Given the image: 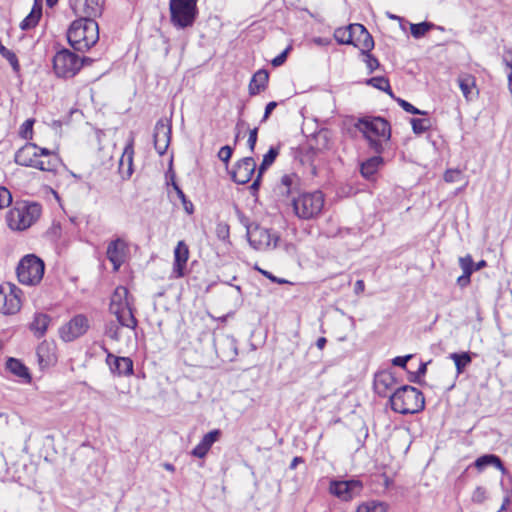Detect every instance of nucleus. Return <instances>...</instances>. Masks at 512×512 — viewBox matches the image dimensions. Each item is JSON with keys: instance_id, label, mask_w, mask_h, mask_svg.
Here are the masks:
<instances>
[{"instance_id": "obj_43", "label": "nucleus", "mask_w": 512, "mask_h": 512, "mask_svg": "<svg viewBox=\"0 0 512 512\" xmlns=\"http://www.w3.org/2000/svg\"><path fill=\"white\" fill-rule=\"evenodd\" d=\"M33 119H27L20 127L19 134L22 138L26 140L32 139L33 136Z\"/></svg>"}, {"instance_id": "obj_5", "label": "nucleus", "mask_w": 512, "mask_h": 512, "mask_svg": "<svg viewBox=\"0 0 512 512\" xmlns=\"http://www.w3.org/2000/svg\"><path fill=\"white\" fill-rule=\"evenodd\" d=\"M357 127L364 133L370 147L377 153L382 151L383 146L381 140L376 139V137L385 141L391 137L390 124L381 117L362 118L358 121Z\"/></svg>"}, {"instance_id": "obj_22", "label": "nucleus", "mask_w": 512, "mask_h": 512, "mask_svg": "<svg viewBox=\"0 0 512 512\" xmlns=\"http://www.w3.org/2000/svg\"><path fill=\"white\" fill-rule=\"evenodd\" d=\"M475 468L478 471H484L487 468H495L502 473V477H508L509 473L507 469L504 467L501 458L494 454H485L478 457L474 462Z\"/></svg>"}, {"instance_id": "obj_25", "label": "nucleus", "mask_w": 512, "mask_h": 512, "mask_svg": "<svg viewBox=\"0 0 512 512\" xmlns=\"http://www.w3.org/2000/svg\"><path fill=\"white\" fill-rule=\"evenodd\" d=\"M457 82L463 93V96L467 101H471L473 96L478 94V90L476 88V79L473 75L462 73L458 76Z\"/></svg>"}, {"instance_id": "obj_4", "label": "nucleus", "mask_w": 512, "mask_h": 512, "mask_svg": "<svg viewBox=\"0 0 512 512\" xmlns=\"http://www.w3.org/2000/svg\"><path fill=\"white\" fill-rule=\"evenodd\" d=\"M324 194L319 191L302 192L292 197L294 214L302 220H311L318 217L324 207Z\"/></svg>"}, {"instance_id": "obj_57", "label": "nucleus", "mask_w": 512, "mask_h": 512, "mask_svg": "<svg viewBox=\"0 0 512 512\" xmlns=\"http://www.w3.org/2000/svg\"><path fill=\"white\" fill-rule=\"evenodd\" d=\"M276 106H277V102H274V101L269 102V103L266 105V107H265V112H264V116H263V118H262V120H261L262 122H265V121L269 118L270 114H271V113H272V111L276 108Z\"/></svg>"}, {"instance_id": "obj_48", "label": "nucleus", "mask_w": 512, "mask_h": 512, "mask_svg": "<svg viewBox=\"0 0 512 512\" xmlns=\"http://www.w3.org/2000/svg\"><path fill=\"white\" fill-rule=\"evenodd\" d=\"M461 176V171L458 170V169H448L445 173H444V180L448 183H452V182H455L459 179V177Z\"/></svg>"}, {"instance_id": "obj_44", "label": "nucleus", "mask_w": 512, "mask_h": 512, "mask_svg": "<svg viewBox=\"0 0 512 512\" xmlns=\"http://www.w3.org/2000/svg\"><path fill=\"white\" fill-rule=\"evenodd\" d=\"M393 99H395L397 101V103L407 113L416 114V115H426L427 114V112L419 110L418 108L414 107L411 103L407 102L406 100H403L401 98H396L395 96Z\"/></svg>"}, {"instance_id": "obj_19", "label": "nucleus", "mask_w": 512, "mask_h": 512, "mask_svg": "<svg viewBox=\"0 0 512 512\" xmlns=\"http://www.w3.org/2000/svg\"><path fill=\"white\" fill-rule=\"evenodd\" d=\"M351 29L355 32L352 45L359 48L362 53L370 52L374 47V40L368 30L358 23H355Z\"/></svg>"}, {"instance_id": "obj_31", "label": "nucleus", "mask_w": 512, "mask_h": 512, "mask_svg": "<svg viewBox=\"0 0 512 512\" xmlns=\"http://www.w3.org/2000/svg\"><path fill=\"white\" fill-rule=\"evenodd\" d=\"M36 353L41 367H47L55 360L49 343L45 341L38 345Z\"/></svg>"}, {"instance_id": "obj_7", "label": "nucleus", "mask_w": 512, "mask_h": 512, "mask_svg": "<svg viewBox=\"0 0 512 512\" xmlns=\"http://www.w3.org/2000/svg\"><path fill=\"white\" fill-rule=\"evenodd\" d=\"M39 147L34 143H26L15 153L14 160L18 165L32 167L41 171L52 172L56 170L58 160L39 158Z\"/></svg>"}, {"instance_id": "obj_14", "label": "nucleus", "mask_w": 512, "mask_h": 512, "mask_svg": "<svg viewBox=\"0 0 512 512\" xmlns=\"http://www.w3.org/2000/svg\"><path fill=\"white\" fill-rule=\"evenodd\" d=\"M75 15L80 19L92 18L102 14L104 0H69Z\"/></svg>"}, {"instance_id": "obj_11", "label": "nucleus", "mask_w": 512, "mask_h": 512, "mask_svg": "<svg viewBox=\"0 0 512 512\" xmlns=\"http://www.w3.org/2000/svg\"><path fill=\"white\" fill-rule=\"evenodd\" d=\"M240 220L247 228L248 241L253 248L256 250H265L271 246H276L277 238H275L268 229L259 226L250 229L247 224L248 219L242 214H240Z\"/></svg>"}, {"instance_id": "obj_45", "label": "nucleus", "mask_w": 512, "mask_h": 512, "mask_svg": "<svg viewBox=\"0 0 512 512\" xmlns=\"http://www.w3.org/2000/svg\"><path fill=\"white\" fill-rule=\"evenodd\" d=\"M459 264L463 273L472 274L474 272V262L471 255L459 258Z\"/></svg>"}, {"instance_id": "obj_13", "label": "nucleus", "mask_w": 512, "mask_h": 512, "mask_svg": "<svg viewBox=\"0 0 512 512\" xmlns=\"http://www.w3.org/2000/svg\"><path fill=\"white\" fill-rule=\"evenodd\" d=\"M22 291L14 284L7 287L0 286V313L15 314L21 308Z\"/></svg>"}, {"instance_id": "obj_28", "label": "nucleus", "mask_w": 512, "mask_h": 512, "mask_svg": "<svg viewBox=\"0 0 512 512\" xmlns=\"http://www.w3.org/2000/svg\"><path fill=\"white\" fill-rule=\"evenodd\" d=\"M50 321L51 318L47 314L37 313L30 324V329L37 338H41L46 333Z\"/></svg>"}, {"instance_id": "obj_32", "label": "nucleus", "mask_w": 512, "mask_h": 512, "mask_svg": "<svg viewBox=\"0 0 512 512\" xmlns=\"http://www.w3.org/2000/svg\"><path fill=\"white\" fill-rule=\"evenodd\" d=\"M382 164V158L379 156H374L366 160L361 164V174L363 177L369 179L371 178L378 170L379 166Z\"/></svg>"}, {"instance_id": "obj_55", "label": "nucleus", "mask_w": 512, "mask_h": 512, "mask_svg": "<svg viewBox=\"0 0 512 512\" xmlns=\"http://www.w3.org/2000/svg\"><path fill=\"white\" fill-rule=\"evenodd\" d=\"M288 50L289 49L284 50L281 54H279L272 60L271 63L274 67L281 66L286 61Z\"/></svg>"}, {"instance_id": "obj_60", "label": "nucleus", "mask_w": 512, "mask_h": 512, "mask_svg": "<svg viewBox=\"0 0 512 512\" xmlns=\"http://www.w3.org/2000/svg\"><path fill=\"white\" fill-rule=\"evenodd\" d=\"M365 289V284L363 280H357L354 287V292L356 295L361 294Z\"/></svg>"}, {"instance_id": "obj_9", "label": "nucleus", "mask_w": 512, "mask_h": 512, "mask_svg": "<svg viewBox=\"0 0 512 512\" xmlns=\"http://www.w3.org/2000/svg\"><path fill=\"white\" fill-rule=\"evenodd\" d=\"M44 262L35 255H26L19 262L16 272L20 283L26 285L38 284L44 275Z\"/></svg>"}, {"instance_id": "obj_61", "label": "nucleus", "mask_w": 512, "mask_h": 512, "mask_svg": "<svg viewBox=\"0 0 512 512\" xmlns=\"http://www.w3.org/2000/svg\"><path fill=\"white\" fill-rule=\"evenodd\" d=\"M38 153L40 159L41 156L47 157V159H56L55 157H51L52 153L47 148H39Z\"/></svg>"}, {"instance_id": "obj_38", "label": "nucleus", "mask_w": 512, "mask_h": 512, "mask_svg": "<svg viewBox=\"0 0 512 512\" xmlns=\"http://www.w3.org/2000/svg\"><path fill=\"white\" fill-rule=\"evenodd\" d=\"M411 125L415 134H422L430 129L431 121L428 118H412Z\"/></svg>"}, {"instance_id": "obj_23", "label": "nucleus", "mask_w": 512, "mask_h": 512, "mask_svg": "<svg viewBox=\"0 0 512 512\" xmlns=\"http://www.w3.org/2000/svg\"><path fill=\"white\" fill-rule=\"evenodd\" d=\"M221 436V431L219 429H214L207 434H205L199 444L192 450L191 454L197 458H204L212 445L219 440Z\"/></svg>"}, {"instance_id": "obj_12", "label": "nucleus", "mask_w": 512, "mask_h": 512, "mask_svg": "<svg viewBox=\"0 0 512 512\" xmlns=\"http://www.w3.org/2000/svg\"><path fill=\"white\" fill-rule=\"evenodd\" d=\"M89 327L88 318L84 314H77L60 327L59 335L64 342H71L84 335Z\"/></svg>"}, {"instance_id": "obj_10", "label": "nucleus", "mask_w": 512, "mask_h": 512, "mask_svg": "<svg viewBox=\"0 0 512 512\" xmlns=\"http://www.w3.org/2000/svg\"><path fill=\"white\" fill-rule=\"evenodd\" d=\"M80 68V58L68 49L58 51L53 57V70L58 77L71 78Z\"/></svg>"}, {"instance_id": "obj_36", "label": "nucleus", "mask_w": 512, "mask_h": 512, "mask_svg": "<svg viewBox=\"0 0 512 512\" xmlns=\"http://www.w3.org/2000/svg\"><path fill=\"white\" fill-rule=\"evenodd\" d=\"M366 84L370 85L374 88H377L381 91H384L388 95H390L392 98H394V94L391 90L389 80L386 77H383V76L372 77L366 81Z\"/></svg>"}, {"instance_id": "obj_24", "label": "nucleus", "mask_w": 512, "mask_h": 512, "mask_svg": "<svg viewBox=\"0 0 512 512\" xmlns=\"http://www.w3.org/2000/svg\"><path fill=\"white\" fill-rule=\"evenodd\" d=\"M189 257V249L184 241H179L174 249V273L178 277L183 276V269Z\"/></svg>"}, {"instance_id": "obj_56", "label": "nucleus", "mask_w": 512, "mask_h": 512, "mask_svg": "<svg viewBox=\"0 0 512 512\" xmlns=\"http://www.w3.org/2000/svg\"><path fill=\"white\" fill-rule=\"evenodd\" d=\"M426 370H427V364L421 363L417 372L410 378V381L415 382V383L419 382L418 377L424 375L426 373Z\"/></svg>"}, {"instance_id": "obj_63", "label": "nucleus", "mask_w": 512, "mask_h": 512, "mask_svg": "<svg viewBox=\"0 0 512 512\" xmlns=\"http://www.w3.org/2000/svg\"><path fill=\"white\" fill-rule=\"evenodd\" d=\"M473 499L477 502H481L484 499V492L478 488L473 494Z\"/></svg>"}, {"instance_id": "obj_1", "label": "nucleus", "mask_w": 512, "mask_h": 512, "mask_svg": "<svg viewBox=\"0 0 512 512\" xmlns=\"http://www.w3.org/2000/svg\"><path fill=\"white\" fill-rule=\"evenodd\" d=\"M67 39L74 50H89L99 40L98 23L92 18L73 21L67 31Z\"/></svg>"}, {"instance_id": "obj_39", "label": "nucleus", "mask_w": 512, "mask_h": 512, "mask_svg": "<svg viewBox=\"0 0 512 512\" xmlns=\"http://www.w3.org/2000/svg\"><path fill=\"white\" fill-rule=\"evenodd\" d=\"M314 140L316 141V146H312V148L316 151H322L329 148V137L326 130L317 132L314 135Z\"/></svg>"}, {"instance_id": "obj_17", "label": "nucleus", "mask_w": 512, "mask_h": 512, "mask_svg": "<svg viewBox=\"0 0 512 512\" xmlns=\"http://www.w3.org/2000/svg\"><path fill=\"white\" fill-rule=\"evenodd\" d=\"M256 169V163L253 157H244L237 162L234 169L231 171L233 181L238 184L248 183Z\"/></svg>"}, {"instance_id": "obj_27", "label": "nucleus", "mask_w": 512, "mask_h": 512, "mask_svg": "<svg viewBox=\"0 0 512 512\" xmlns=\"http://www.w3.org/2000/svg\"><path fill=\"white\" fill-rule=\"evenodd\" d=\"M269 75L266 70L257 71L249 84V93L250 95H256L261 91L265 90L266 85L268 83Z\"/></svg>"}, {"instance_id": "obj_52", "label": "nucleus", "mask_w": 512, "mask_h": 512, "mask_svg": "<svg viewBox=\"0 0 512 512\" xmlns=\"http://www.w3.org/2000/svg\"><path fill=\"white\" fill-rule=\"evenodd\" d=\"M365 54H366L365 62L369 69V72L371 73L379 67V61L373 55L369 54V52L365 53Z\"/></svg>"}, {"instance_id": "obj_42", "label": "nucleus", "mask_w": 512, "mask_h": 512, "mask_svg": "<svg viewBox=\"0 0 512 512\" xmlns=\"http://www.w3.org/2000/svg\"><path fill=\"white\" fill-rule=\"evenodd\" d=\"M133 141H134L133 138H131L129 143L126 145V147L124 149V153H123L122 158L120 160V165H123L125 159L128 162V172H129V174L132 173V157H133V153H134Z\"/></svg>"}, {"instance_id": "obj_20", "label": "nucleus", "mask_w": 512, "mask_h": 512, "mask_svg": "<svg viewBox=\"0 0 512 512\" xmlns=\"http://www.w3.org/2000/svg\"><path fill=\"white\" fill-rule=\"evenodd\" d=\"M126 243L124 240L117 238L109 243L107 247V258L113 264L114 271H118L125 260Z\"/></svg>"}, {"instance_id": "obj_33", "label": "nucleus", "mask_w": 512, "mask_h": 512, "mask_svg": "<svg viewBox=\"0 0 512 512\" xmlns=\"http://www.w3.org/2000/svg\"><path fill=\"white\" fill-rule=\"evenodd\" d=\"M351 27H354V24H350L345 28H337L334 32V38L339 44H347L352 45L353 42V35L355 32L351 29Z\"/></svg>"}, {"instance_id": "obj_58", "label": "nucleus", "mask_w": 512, "mask_h": 512, "mask_svg": "<svg viewBox=\"0 0 512 512\" xmlns=\"http://www.w3.org/2000/svg\"><path fill=\"white\" fill-rule=\"evenodd\" d=\"M470 277H471V274L463 273V275L458 277L457 283L461 287H465L470 283Z\"/></svg>"}, {"instance_id": "obj_54", "label": "nucleus", "mask_w": 512, "mask_h": 512, "mask_svg": "<svg viewBox=\"0 0 512 512\" xmlns=\"http://www.w3.org/2000/svg\"><path fill=\"white\" fill-rule=\"evenodd\" d=\"M412 358V355L398 356L392 360V364L398 367L405 368L408 360Z\"/></svg>"}, {"instance_id": "obj_53", "label": "nucleus", "mask_w": 512, "mask_h": 512, "mask_svg": "<svg viewBox=\"0 0 512 512\" xmlns=\"http://www.w3.org/2000/svg\"><path fill=\"white\" fill-rule=\"evenodd\" d=\"M257 137H258V128L255 127L254 129L250 130L248 141H247L249 149H250V151L252 153L255 150V145H256V142H257Z\"/></svg>"}, {"instance_id": "obj_37", "label": "nucleus", "mask_w": 512, "mask_h": 512, "mask_svg": "<svg viewBox=\"0 0 512 512\" xmlns=\"http://www.w3.org/2000/svg\"><path fill=\"white\" fill-rule=\"evenodd\" d=\"M434 28L431 22H421L418 24H411L410 31L414 38L419 39L423 37L428 31Z\"/></svg>"}, {"instance_id": "obj_51", "label": "nucleus", "mask_w": 512, "mask_h": 512, "mask_svg": "<svg viewBox=\"0 0 512 512\" xmlns=\"http://www.w3.org/2000/svg\"><path fill=\"white\" fill-rule=\"evenodd\" d=\"M270 165H265L264 162L262 161L261 165L259 166L258 168V174H257V177L256 179L253 181L252 185H251V189L253 190H257L259 185H260V180H261V177L263 175V173L266 171V169L269 167Z\"/></svg>"}, {"instance_id": "obj_46", "label": "nucleus", "mask_w": 512, "mask_h": 512, "mask_svg": "<svg viewBox=\"0 0 512 512\" xmlns=\"http://www.w3.org/2000/svg\"><path fill=\"white\" fill-rule=\"evenodd\" d=\"M12 202V195L10 191L3 186H0V209L8 207Z\"/></svg>"}, {"instance_id": "obj_34", "label": "nucleus", "mask_w": 512, "mask_h": 512, "mask_svg": "<svg viewBox=\"0 0 512 512\" xmlns=\"http://www.w3.org/2000/svg\"><path fill=\"white\" fill-rule=\"evenodd\" d=\"M449 357L455 363L457 374H461L464 369L472 362V358L469 352L451 353Z\"/></svg>"}, {"instance_id": "obj_3", "label": "nucleus", "mask_w": 512, "mask_h": 512, "mask_svg": "<svg viewBox=\"0 0 512 512\" xmlns=\"http://www.w3.org/2000/svg\"><path fill=\"white\" fill-rule=\"evenodd\" d=\"M109 311L116 317L122 327L135 329L138 321L134 316L133 303L129 297V291L124 286H118L110 300Z\"/></svg>"}, {"instance_id": "obj_35", "label": "nucleus", "mask_w": 512, "mask_h": 512, "mask_svg": "<svg viewBox=\"0 0 512 512\" xmlns=\"http://www.w3.org/2000/svg\"><path fill=\"white\" fill-rule=\"evenodd\" d=\"M356 512H388V505L376 500L367 501L360 504Z\"/></svg>"}, {"instance_id": "obj_21", "label": "nucleus", "mask_w": 512, "mask_h": 512, "mask_svg": "<svg viewBox=\"0 0 512 512\" xmlns=\"http://www.w3.org/2000/svg\"><path fill=\"white\" fill-rule=\"evenodd\" d=\"M106 362L114 374L119 376H129L133 374V361L129 357H118L112 353H108Z\"/></svg>"}, {"instance_id": "obj_64", "label": "nucleus", "mask_w": 512, "mask_h": 512, "mask_svg": "<svg viewBox=\"0 0 512 512\" xmlns=\"http://www.w3.org/2000/svg\"><path fill=\"white\" fill-rule=\"evenodd\" d=\"M326 343H327L326 338L325 337H320L316 341V346H317L318 349L322 350L325 347Z\"/></svg>"}, {"instance_id": "obj_40", "label": "nucleus", "mask_w": 512, "mask_h": 512, "mask_svg": "<svg viewBox=\"0 0 512 512\" xmlns=\"http://www.w3.org/2000/svg\"><path fill=\"white\" fill-rule=\"evenodd\" d=\"M120 323L117 321H110L105 325V335L112 340L119 341L120 339Z\"/></svg>"}, {"instance_id": "obj_6", "label": "nucleus", "mask_w": 512, "mask_h": 512, "mask_svg": "<svg viewBox=\"0 0 512 512\" xmlns=\"http://www.w3.org/2000/svg\"><path fill=\"white\" fill-rule=\"evenodd\" d=\"M41 211V205L35 202L14 207L6 216L7 224L12 230H25L40 217Z\"/></svg>"}, {"instance_id": "obj_16", "label": "nucleus", "mask_w": 512, "mask_h": 512, "mask_svg": "<svg viewBox=\"0 0 512 512\" xmlns=\"http://www.w3.org/2000/svg\"><path fill=\"white\" fill-rule=\"evenodd\" d=\"M154 148L159 155L165 154L171 140V125L168 121L160 119L154 128Z\"/></svg>"}, {"instance_id": "obj_59", "label": "nucleus", "mask_w": 512, "mask_h": 512, "mask_svg": "<svg viewBox=\"0 0 512 512\" xmlns=\"http://www.w3.org/2000/svg\"><path fill=\"white\" fill-rule=\"evenodd\" d=\"M264 276H266L267 278H269L270 280H272L273 282H276V283H279V284H283V283H286L287 281L284 280V279H279L277 277H275L274 275H272L270 272L268 271H265V270H259Z\"/></svg>"}, {"instance_id": "obj_8", "label": "nucleus", "mask_w": 512, "mask_h": 512, "mask_svg": "<svg viewBox=\"0 0 512 512\" xmlns=\"http://www.w3.org/2000/svg\"><path fill=\"white\" fill-rule=\"evenodd\" d=\"M198 0H170V20L179 29L190 27L198 14Z\"/></svg>"}, {"instance_id": "obj_29", "label": "nucleus", "mask_w": 512, "mask_h": 512, "mask_svg": "<svg viewBox=\"0 0 512 512\" xmlns=\"http://www.w3.org/2000/svg\"><path fill=\"white\" fill-rule=\"evenodd\" d=\"M42 16V5L37 1L35 2L31 12L20 23L22 30H30L34 28Z\"/></svg>"}, {"instance_id": "obj_15", "label": "nucleus", "mask_w": 512, "mask_h": 512, "mask_svg": "<svg viewBox=\"0 0 512 512\" xmlns=\"http://www.w3.org/2000/svg\"><path fill=\"white\" fill-rule=\"evenodd\" d=\"M362 489V482H329V492L342 501L352 500Z\"/></svg>"}, {"instance_id": "obj_30", "label": "nucleus", "mask_w": 512, "mask_h": 512, "mask_svg": "<svg viewBox=\"0 0 512 512\" xmlns=\"http://www.w3.org/2000/svg\"><path fill=\"white\" fill-rule=\"evenodd\" d=\"M298 177L296 174H286L282 176L278 191L281 195L291 196L298 185Z\"/></svg>"}, {"instance_id": "obj_47", "label": "nucleus", "mask_w": 512, "mask_h": 512, "mask_svg": "<svg viewBox=\"0 0 512 512\" xmlns=\"http://www.w3.org/2000/svg\"><path fill=\"white\" fill-rule=\"evenodd\" d=\"M279 154L277 147H270L268 152L263 156V162L265 165H272Z\"/></svg>"}, {"instance_id": "obj_26", "label": "nucleus", "mask_w": 512, "mask_h": 512, "mask_svg": "<svg viewBox=\"0 0 512 512\" xmlns=\"http://www.w3.org/2000/svg\"><path fill=\"white\" fill-rule=\"evenodd\" d=\"M6 369L26 383L31 382V375L28 368L18 359L9 358L6 362Z\"/></svg>"}, {"instance_id": "obj_49", "label": "nucleus", "mask_w": 512, "mask_h": 512, "mask_svg": "<svg viewBox=\"0 0 512 512\" xmlns=\"http://www.w3.org/2000/svg\"><path fill=\"white\" fill-rule=\"evenodd\" d=\"M216 234L219 239L226 240L229 237V225L226 223H219L216 228Z\"/></svg>"}, {"instance_id": "obj_18", "label": "nucleus", "mask_w": 512, "mask_h": 512, "mask_svg": "<svg viewBox=\"0 0 512 512\" xmlns=\"http://www.w3.org/2000/svg\"><path fill=\"white\" fill-rule=\"evenodd\" d=\"M396 384V378L390 371H380L374 376V390L380 397H390Z\"/></svg>"}, {"instance_id": "obj_2", "label": "nucleus", "mask_w": 512, "mask_h": 512, "mask_svg": "<svg viewBox=\"0 0 512 512\" xmlns=\"http://www.w3.org/2000/svg\"><path fill=\"white\" fill-rule=\"evenodd\" d=\"M390 404L392 410L397 413L415 414L424 409L425 400L420 390L404 385L390 395Z\"/></svg>"}, {"instance_id": "obj_41", "label": "nucleus", "mask_w": 512, "mask_h": 512, "mask_svg": "<svg viewBox=\"0 0 512 512\" xmlns=\"http://www.w3.org/2000/svg\"><path fill=\"white\" fill-rule=\"evenodd\" d=\"M172 186L174 188V190L176 191L178 197L181 199L182 203H183V206H184V209L185 211L188 213V214H192L193 213V210H194V207H193V204L192 202H190L189 200H187L184 192L182 191V189L178 186V184L172 180Z\"/></svg>"}, {"instance_id": "obj_62", "label": "nucleus", "mask_w": 512, "mask_h": 512, "mask_svg": "<svg viewBox=\"0 0 512 512\" xmlns=\"http://www.w3.org/2000/svg\"><path fill=\"white\" fill-rule=\"evenodd\" d=\"M505 65L509 68L508 82H512V61H509L506 57L503 58Z\"/></svg>"}, {"instance_id": "obj_50", "label": "nucleus", "mask_w": 512, "mask_h": 512, "mask_svg": "<svg viewBox=\"0 0 512 512\" xmlns=\"http://www.w3.org/2000/svg\"><path fill=\"white\" fill-rule=\"evenodd\" d=\"M232 148L228 145L221 147V149L218 152V157L221 161L228 163V161L231 158L232 155Z\"/></svg>"}]
</instances>
